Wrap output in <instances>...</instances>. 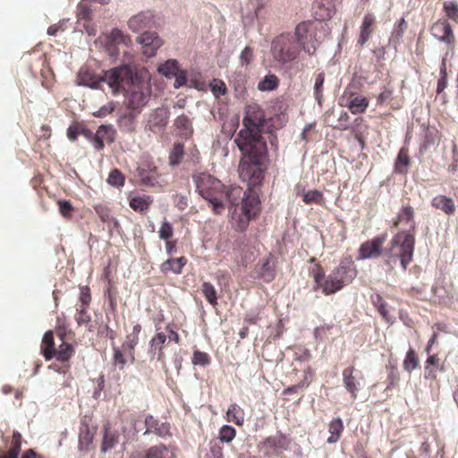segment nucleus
Listing matches in <instances>:
<instances>
[{
    "label": "nucleus",
    "mask_w": 458,
    "mask_h": 458,
    "mask_svg": "<svg viewBox=\"0 0 458 458\" xmlns=\"http://www.w3.org/2000/svg\"><path fill=\"white\" fill-rule=\"evenodd\" d=\"M414 216L415 211L411 205L402 206L397 216L393 220V226L399 228L407 225L409 229L402 230L394 235L386 253L389 258H399L401 266L404 270H406L413 258L416 234Z\"/></svg>",
    "instance_id": "f257e3e1"
},
{
    "label": "nucleus",
    "mask_w": 458,
    "mask_h": 458,
    "mask_svg": "<svg viewBox=\"0 0 458 458\" xmlns=\"http://www.w3.org/2000/svg\"><path fill=\"white\" fill-rule=\"evenodd\" d=\"M242 153L239 163V176L250 187L259 185L263 179L265 169L262 167L267 157V142L235 143Z\"/></svg>",
    "instance_id": "f03ea898"
},
{
    "label": "nucleus",
    "mask_w": 458,
    "mask_h": 458,
    "mask_svg": "<svg viewBox=\"0 0 458 458\" xmlns=\"http://www.w3.org/2000/svg\"><path fill=\"white\" fill-rule=\"evenodd\" d=\"M310 273L315 282L314 289H321L324 294L329 295L350 284L357 276V268L351 258H344L327 278L320 264H316Z\"/></svg>",
    "instance_id": "7ed1b4c3"
},
{
    "label": "nucleus",
    "mask_w": 458,
    "mask_h": 458,
    "mask_svg": "<svg viewBox=\"0 0 458 458\" xmlns=\"http://www.w3.org/2000/svg\"><path fill=\"white\" fill-rule=\"evenodd\" d=\"M265 123V112L260 106L257 103L249 104L242 119L243 128L237 133L234 143L267 142L262 136Z\"/></svg>",
    "instance_id": "20e7f679"
},
{
    "label": "nucleus",
    "mask_w": 458,
    "mask_h": 458,
    "mask_svg": "<svg viewBox=\"0 0 458 458\" xmlns=\"http://www.w3.org/2000/svg\"><path fill=\"white\" fill-rule=\"evenodd\" d=\"M40 352L47 360L55 358L63 363L62 366L50 365L49 369L63 374L70 370L71 365L69 361L74 355L75 349L72 344L67 342H59L57 344L55 340L54 331L50 330L45 333L40 345Z\"/></svg>",
    "instance_id": "39448f33"
},
{
    "label": "nucleus",
    "mask_w": 458,
    "mask_h": 458,
    "mask_svg": "<svg viewBox=\"0 0 458 458\" xmlns=\"http://www.w3.org/2000/svg\"><path fill=\"white\" fill-rule=\"evenodd\" d=\"M193 182L199 194L208 201L215 214L220 215L224 212L225 206V185L213 175L207 173H199L193 175Z\"/></svg>",
    "instance_id": "423d86ee"
},
{
    "label": "nucleus",
    "mask_w": 458,
    "mask_h": 458,
    "mask_svg": "<svg viewBox=\"0 0 458 458\" xmlns=\"http://www.w3.org/2000/svg\"><path fill=\"white\" fill-rule=\"evenodd\" d=\"M326 27L320 21H303L298 23L293 35L300 46V50L309 56L314 55L319 46L321 34L326 32Z\"/></svg>",
    "instance_id": "0eeeda50"
},
{
    "label": "nucleus",
    "mask_w": 458,
    "mask_h": 458,
    "mask_svg": "<svg viewBox=\"0 0 458 458\" xmlns=\"http://www.w3.org/2000/svg\"><path fill=\"white\" fill-rule=\"evenodd\" d=\"M270 51L273 59L282 65L296 61L301 55L300 46L290 32L275 37L271 42Z\"/></svg>",
    "instance_id": "6e6552de"
},
{
    "label": "nucleus",
    "mask_w": 458,
    "mask_h": 458,
    "mask_svg": "<svg viewBox=\"0 0 458 458\" xmlns=\"http://www.w3.org/2000/svg\"><path fill=\"white\" fill-rule=\"evenodd\" d=\"M131 69L128 65H121L107 70L102 75L103 82H106L114 94L125 91L135 81Z\"/></svg>",
    "instance_id": "1a4fd4ad"
},
{
    "label": "nucleus",
    "mask_w": 458,
    "mask_h": 458,
    "mask_svg": "<svg viewBox=\"0 0 458 458\" xmlns=\"http://www.w3.org/2000/svg\"><path fill=\"white\" fill-rule=\"evenodd\" d=\"M125 92L127 93L128 107L131 109L139 110L148 103L149 98L148 87L138 77L126 89Z\"/></svg>",
    "instance_id": "9d476101"
},
{
    "label": "nucleus",
    "mask_w": 458,
    "mask_h": 458,
    "mask_svg": "<svg viewBox=\"0 0 458 458\" xmlns=\"http://www.w3.org/2000/svg\"><path fill=\"white\" fill-rule=\"evenodd\" d=\"M291 440L286 435L278 432L275 436H269L261 441L259 445V450L267 457L278 456L282 452L287 450Z\"/></svg>",
    "instance_id": "9b49d317"
},
{
    "label": "nucleus",
    "mask_w": 458,
    "mask_h": 458,
    "mask_svg": "<svg viewBox=\"0 0 458 458\" xmlns=\"http://www.w3.org/2000/svg\"><path fill=\"white\" fill-rule=\"evenodd\" d=\"M430 31L431 35L440 42L445 43L448 49L453 50L454 48L455 36L450 23L446 20L440 19L437 21L431 26Z\"/></svg>",
    "instance_id": "f8f14e48"
},
{
    "label": "nucleus",
    "mask_w": 458,
    "mask_h": 458,
    "mask_svg": "<svg viewBox=\"0 0 458 458\" xmlns=\"http://www.w3.org/2000/svg\"><path fill=\"white\" fill-rule=\"evenodd\" d=\"M387 238L386 233H383L374 237L371 240L364 242L359 249V256L360 259H368L377 258L382 254L383 245Z\"/></svg>",
    "instance_id": "ddd939ff"
},
{
    "label": "nucleus",
    "mask_w": 458,
    "mask_h": 458,
    "mask_svg": "<svg viewBox=\"0 0 458 458\" xmlns=\"http://www.w3.org/2000/svg\"><path fill=\"white\" fill-rule=\"evenodd\" d=\"M130 458H175V455L172 445L158 444L146 450L134 451Z\"/></svg>",
    "instance_id": "4468645a"
},
{
    "label": "nucleus",
    "mask_w": 458,
    "mask_h": 458,
    "mask_svg": "<svg viewBox=\"0 0 458 458\" xmlns=\"http://www.w3.org/2000/svg\"><path fill=\"white\" fill-rule=\"evenodd\" d=\"M170 111L166 106L154 109L149 114L147 128L154 133L161 132L167 125Z\"/></svg>",
    "instance_id": "2eb2a0df"
},
{
    "label": "nucleus",
    "mask_w": 458,
    "mask_h": 458,
    "mask_svg": "<svg viewBox=\"0 0 458 458\" xmlns=\"http://www.w3.org/2000/svg\"><path fill=\"white\" fill-rule=\"evenodd\" d=\"M116 131L112 125H100L96 133L92 136L90 141L96 150L101 151L105 144H111L114 141Z\"/></svg>",
    "instance_id": "dca6fc26"
},
{
    "label": "nucleus",
    "mask_w": 458,
    "mask_h": 458,
    "mask_svg": "<svg viewBox=\"0 0 458 458\" xmlns=\"http://www.w3.org/2000/svg\"><path fill=\"white\" fill-rule=\"evenodd\" d=\"M106 50L112 56L118 55L119 46H124L128 47L131 43V38L118 29H113L110 34L106 36Z\"/></svg>",
    "instance_id": "f3484780"
},
{
    "label": "nucleus",
    "mask_w": 458,
    "mask_h": 458,
    "mask_svg": "<svg viewBox=\"0 0 458 458\" xmlns=\"http://www.w3.org/2000/svg\"><path fill=\"white\" fill-rule=\"evenodd\" d=\"M134 360V349L125 346L124 342L121 347L113 344V364L115 368L123 370L126 366L132 364Z\"/></svg>",
    "instance_id": "a211bd4d"
},
{
    "label": "nucleus",
    "mask_w": 458,
    "mask_h": 458,
    "mask_svg": "<svg viewBox=\"0 0 458 458\" xmlns=\"http://www.w3.org/2000/svg\"><path fill=\"white\" fill-rule=\"evenodd\" d=\"M137 41L142 46L143 54L148 57L153 56L163 44L155 32H144L137 38Z\"/></svg>",
    "instance_id": "6ab92c4d"
},
{
    "label": "nucleus",
    "mask_w": 458,
    "mask_h": 458,
    "mask_svg": "<svg viewBox=\"0 0 458 458\" xmlns=\"http://www.w3.org/2000/svg\"><path fill=\"white\" fill-rule=\"evenodd\" d=\"M344 94H349V97L346 98L345 103H341V106H346L353 114H360L366 112L369 105V100L368 98L361 95H357L352 92L349 93L347 89L345 90Z\"/></svg>",
    "instance_id": "aec40b11"
},
{
    "label": "nucleus",
    "mask_w": 458,
    "mask_h": 458,
    "mask_svg": "<svg viewBox=\"0 0 458 458\" xmlns=\"http://www.w3.org/2000/svg\"><path fill=\"white\" fill-rule=\"evenodd\" d=\"M160 327L156 324L157 333L150 340V353L157 356L158 361L163 362L165 360V347L167 343V335L165 332H158Z\"/></svg>",
    "instance_id": "412c9836"
},
{
    "label": "nucleus",
    "mask_w": 458,
    "mask_h": 458,
    "mask_svg": "<svg viewBox=\"0 0 458 458\" xmlns=\"http://www.w3.org/2000/svg\"><path fill=\"white\" fill-rule=\"evenodd\" d=\"M242 209L247 222L255 218L259 213V199L258 196L251 192L244 193V198H242Z\"/></svg>",
    "instance_id": "4be33fe9"
},
{
    "label": "nucleus",
    "mask_w": 458,
    "mask_h": 458,
    "mask_svg": "<svg viewBox=\"0 0 458 458\" xmlns=\"http://www.w3.org/2000/svg\"><path fill=\"white\" fill-rule=\"evenodd\" d=\"M146 430L144 435L153 433L160 437L170 436V425L168 423L160 422L152 415H148L145 419Z\"/></svg>",
    "instance_id": "5701e85b"
},
{
    "label": "nucleus",
    "mask_w": 458,
    "mask_h": 458,
    "mask_svg": "<svg viewBox=\"0 0 458 458\" xmlns=\"http://www.w3.org/2000/svg\"><path fill=\"white\" fill-rule=\"evenodd\" d=\"M276 260L274 255L269 253L263 259L260 267L258 271L259 278L266 283L272 282L276 277Z\"/></svg>",
    "instance_id": "b1692460"
},
{
    "label": "nucleus",
    "mask_w": 458,
    "mask_h": 458,
    "mask_svg": "<svg viewBox=\"0 0 458 458\" xmlns=\"http://www.w3.org/2000/svg\"><path fill=\"white\" fill-rule=\"evenodd\" d=\"M138 177L144 186H155L158 183V174L156 166L149 164H142L138 169Z\"/></svg>",
    "instance_id": "393cba45"
},
{
    "label": "nucleus",
    "mask_w": 458,
    "mask_h": 458,
    "mask_svg": "<svg viewBox=\"0 0 458 458\" xmlns=\"http://www.w3.org/2000/svg\"><path fill=\"white\" fill-rule=\"evenodd\" d=\"M355 370L354 366H349L343 370L342 374L344 386L353 400L358 397L360 389V383L354 376Z\"/></svg>",
    "instance_id": "a878e982"
},
{
    "label": "nucleus",
    "mask_w": 458,
    "mask_h": 458,
    "mask_svg": "<svg viewBox=\"0 0 458 458\" xmlns=\"http://www.w3.org/2000/svg\"><path fill=\"white\" fill-rule=\"evenodd\" d=\"M153 22V14L150 12H141L128 21V26L133 32H139L150 28Z\"/></svg>",
    "instance_id": "bb28decb"
},
{
    "label": "nucleus",
    "mask_w": 458,
    "mask_h": 458,
    "mask_svg": "<svg viewBox=\"0 0 458 458\" xmlns=\"http://www.w3.org/2000/svg\"><path fill=\"white\" fill-rule=\"evenodd\" d=\"M119 443V433L117 430L112 428L109 424L103 428V437L100 446L102 453H107L114 449Z\"/></svg>",
    "instance_id": "cd10ccee"
},
{
    "label": "nucleus",
    "mask_w": 458,
    "mask_h": 458,
    "mask_svg": "<svg viewBox=\"0 0 458 458\" xmlns=\"http://www.w3.org/2000/svg\"><path fill=\"white\" fill-rule=\"evenodd\" d=\"M431 206L438 210H441L447 216L454 215L456 210L454 200L444 194H438L431 199Z\"/></svg>",
    "instance_id": "c85d7f7f"
},
{
    "label": "nucleus",
    "mask_w": 458,
    "mask_h": 458,
    "mask_svg": "<svg viewBox=\"0 0 458 458\" xmlns=\"http://www.w3.org/2000/svg\"><path fill=\"white\" fill-rule=\"evenodd\" d=\"M376 23V18L372 13H366L363 17L362 23L360 26V37L358 44L363 46L370 38L371 34L374 30V25Z\"/></svg>",
    "instance_id": "c756f323"
},
{
    "label": "nucleus",
    "mask_w": 458,
    "mask_h": 458,
    "mask_svg": "<svg viewBox=\"0 0 458 458\" xmlns=\"http://www.w3.org/2000/svg\"><path fill=\"white\" fill-rule=\"evenodd\" d=\"M79 83L84 86L90 87L92 89L99 88L101 82H103L102 76L95 74L89 68H81L78 73Z\"/></svg>",
    "instance_id": "7c9ffc66"
},
{
    "label": "nucleus",
    "mask_w": 458,
    "mask_h": 458,
    "mask_svg": "<svg viewBox=\"0 0 458 458\" xmlns=\"http://www.w3.org/2000/svg\"><path fill=\"white\" fill-rule=\"evenodd\" d=\"M444 370V365L440 364V359L437 354H432L428 357L425 361V373L424 377L426 379L436 380L437 377V370Z\"/></svg>",
    "instance_id": "2f4dec72"
},
{
    "label": "nucleus",
    "mask_w": 458,
    "mask_h": 458,
    "mask_svg": "<svg viewBox=\"0 0 458 458\" xmlns=\"http://www.w3.org/2000/svg\"><path fill=\"white\" fill-rule=\"evenodd\" d=\"M94 209L103 223L107 224L108 226L112 225L113 228L119 227L117 219L113 216L111 208L106 204H96Z\"/></svg>",
    "instance_id": "473e14b6"
},
{
    "label": "nucleus",
    "mask_w": 458,
    "mask_h": 458,
    "mask_svg": "<svg viewBox=\"0 0 458 458\" xmlns=\"http://www.w3.org/2000/svg\"><path fill=\"white\" fill-rule=\"evenodd\" d=\"M269 0H249L246 4V10L249 13L246 18H250V21L253 19H259L263 16V11L267 6Z\"/></svg>",
    "instance_id": "72a5a7b5"
},
{
    "label": "nucleus",
    "mask_w": 458,
    "mask_h": 458,
    "mask_svg": "<svg viewBox=\"0 0 458 458\" xmlns=\"http://www.w3.org/2000/svg\"><path fill=\"white\" fill-rule=\"evenodd\" d=\"M186 263L187 259L183 256L177 259H168L161 264L160 270L164 274L173 272L174 274L179 275L182 272V268Z\"/></svg>",
    "instance_id": "f704fd0d"
},
{
    "label": "nucleus",
    "mask_w": 458,
    "mask_h": 458,
    "mask_svg": "<svg viewBox=\"0 0 458 458\" xmlns=\"http://www.w3.org/2000/svg\"><path fill=\"white\" fill-rule=\"evenodd\" d=\"M152 203L153 198L148 195L133 196L129 199L130 208L139 213L147 212Z\"/></svg>",
    "instance_id": "c9c22d12"
},
{
    "label": "nucleus",
    "mask_w": 458,
    "mask_h": 458,
    "mask_svg": "<svg viewBox=\"0 0 458 458\" xmlns=\"http://www.w3.org/2000/svg\"><path fill=\"white\" fill-rule=\"evenodd\" d=\"M244 193H247V191H243L239 186H230L228 189L225 187L224 201L227 200L231 207H237L240 201L242 202Z\"/></svg>",
    "instance_id": "e433bc0d"
},
{
    "label": "nucleus",
    "mask_w": 458,
    "mask_h": 458,
    "mask_svg": "<svg viewBox=\"0 0 458 458\" xmlns=\"http://www.w3.org/2000/svg\"><path fill=\"white\" fill-rule=\"evenodd\" d=\"M88 309L89 307L76 306L74 319L79 327L85 326L89 332H93L94 327Z\"/></svg>",
    "instance_id": "4c0bfd02"
},
{
    "label": "nucleus",
    "mask_w": 458,
    "mask_h": 458,
    "mask_svg": "<svg viewBox=\"0 0 458 458\" xmlns=\"http://www.w3.org/2000/svg\"><path fill=\"white\" fill-rule=\"evenodd\" d=\"M245 412L244 410L237 403H232L226 411V420L229 422H233L237 426H242L244 423Z\"/></svg>",
    "instance_id": "58836bf2"
},
{
    "label": "nucleus",
    "mask_w": 458,
    "mask_h": 458,
    "mask_svg": "<svg viewBox=\"0 0 458 458\" xmlns=\"http://www.w3.org/2000/svg\"><path fill=\"white\" fill-rule=\"evenodd\" d=\"M344 428V423L340 418L333 419L328 425V431L330 433V436L327 438V442L328 444L336 443L340 439Z\"/></svg>",
    "instance_id": "ea45409f"
},
{
    "label": "nucleus",
    "mask_w": 458,
    "mask_h": 458,
    "mask_svg": "<svg viewBox=\"0 0 458 458\" xmlns=\"http://www.w3.org/2000/svg\"><path fill=\"white\" fill-rule=\"evenodd\" d=\"M21 445V435L14 431L13 433L11 446L6 454H0V458H17Z\"/></svg>",
    "instance_id": "a19ab883"
},
{
    "label": "nucleus",
    "mask_w": 458,
    "mask_h": 458,
    "mask_svg": "<svg viewBox=\"0 0 458 458\" xmlns=\"http://www.w3.org/2000/svg\"><path fill=\"white\" fill-rule=\"evenodd\" d=\"M200 289L208 302L213 307H216L217 305V294L214 285L209 282H204Z\"/></svg>",
    "instance_id": "79ce46f5"
},
{
    "label": "nucleus",
    "mask_w": 458,
    "mask_h": 458,
    "mask_svg": "<svg viewBox=\"0 0 458 458\" xmlns=\"http://www.w3.org/2000/svg\"><path fill=\"white\" fill-rule=\"evenodd\" d=\"M312 377L311 369L309 368L304 371V378L299 384L291 386L283 391L284 395H289L296 394L300 389L308 386L310 383V377Z\"/></svg>",
    "instance_id": "37998d69"
},
{
    "label": "nucleus",
    "mask_w": 458,
    "mask_h": 458,
    "mask_svg": "<svg viewBox=\"0 0 458 458\" xmlns=\"http://www.w3.org/2000/svg\"><path fill=\"white\" fill-rule=\"evenodd\" d=\"M302 200L305 204H318L322 206L325 202L323 193L318 190H311L302 194Z\"/></svg>",
    "instance_id": "c03bdc74"
},
{
    "label": "nucleus",
    "mask_w": 458,
    "mask_h": 458,
    "mask_svg": "<svg viewBox=\"0 0 458 458\" xmlns=\"http://www.w3.org/2000/svg\"><path fill=\"white\" fill-rule=\"evenodd\" d=\"M420 360L416 352L413 349H410L406 352L405 359L403 360V369L411 373L419 367Z\"/></svg>",
    "instance_id": "a18cd8bd"
},
{
    "label": "nucleus",
    "mask_w": 458,
    "mask_h": 458,
    "mask_svg": "<svg viewBox=\"0 0 458 458\" xmlns=\"http://www.w3.org/2000/svg\"><path fill=\"white\" fill-rule=\"evenodd\" d=\"M179 70L178 62L174 59L168 60L158 67L159 73L165 77L177 75Z\"/></svg>",
    "instance_id": "49530a36"
},
{
    "label": "nucleus",
    "mask_w": 458,
    "mask_h": 458,
    "mask_svg": "<svg viewBox=\"0 0 458 458\" xmlns=\"http://www.w3.org/2000/svg\"><path fill=\"white\" fill-rule=\"evenodd\" d=\"M279 85L278 78L274 74H268L259 82L258 89L260 91H270L276 89Z\"/></svg>",
    "instance_id": "de8ad7c7"
},
{
    "label": "nucleus",
    "mask_w": 458,
    "mask_h": 458,
    "mask_svg": "<svg viewBox=\"0 0 458 458\" xmlns=\"http://www.w3.org/2000/svg\"><path fill=\"white\" fill-rule=\"evenodd\" d=\"M325 82V73L319 72L315 77L314 82V98L317 100L318 104L321 106L323 100V89Z\"/></svg>",
    "instance_id": "09e8293b"
},
{
    "label": "nucleus",
    "mask_w": 458,
    "mask_h": 458,
    "mask_svg": "<svg viewBox=\"0 0 458 458\" xmlns=\"http://www.w3.org/2000/svg\"><path fill=\"white\" fill-rule=\"evenodd\" d=\"M409 163H410V157H409L408 150L406 148H403L400 149L397 158H396V161H395V170L401 174L405 173Z\"/></svg>",
    "instance_id": "8fccbe9b"
},
{
    "label": "nucleus",
    "mask_w": 458,
    "mask_h": 458,
    "mask_svg": "<svg viewBox=\"0 0 458 458\" xmlns=\"http://www.w3.org/2000/svg\"><path fill=\"white\" fill-rule=\"evenodd\" d=\"M184 157V147L182 143H175L169 155V163L172 165H179Z\"/></svg>",
    "instance_id": "3c124183"
},
{
    "label": "nucleus",
    "mask_w": 458,
    "mask_h": 458,
    "mask_svg": "<svg viewBox=\"0 0 458 458\" xmlns=\"http://www.w3.org/2000/svg\"><path fill=\"white\" fill-rule=\"evenodd\" d=\"M447 87L446 59L443 58L440 65L439 78L437 80V94H441Z\"/></svg>",
    "instance_id": "603ef678"
},
{
    "label": "nucleus",
    "mask_w": 458,
    "mask_h": 458,
    "mask_svg": "<svg viewBox=\"0 0 458 458\" xmlns=\"http://www.w3.org/2000/svg\"><path fill=\"white\" fill-rule=\"evenodd\" d=\"M174 125L184 135L191 134L192 131L191 122L185 114L179 115L174 121Z\"/></svg>",
    "instance_id": "864d4df0"
},
{
    "label": "nucleus",
    "mask_w": 458,
    "mask_h": 458,
    "mask_svg": "<svg viewBox=\"0 0 458 458\" xmlns=\"http://www.w3.org/2000/svg\"><path fill=\"white\" fill-rule=\"evenodd\" d=\"M55 334L58 342H66L67 336L70 335L71 336H73L72 331L69 328L68 324L65 322H60V320L57 321V326L55 327V330L54 332V335Z\"/></svg>",
    "instance_id": "5fc2aeb1"
},
{
    "label": "nucleus",
    "mask_w": 458,
    "mask_h": 458,
    "mask_svg": "<svg viewBox=\"0 0 458 458\" xmlns=\"http://www.w3.org/2000/svg\"><path fill=\"white\" fill-rule=\"evenodd\" d=\"M191 362L193 365L207 367L211 363V358L207 352L196 350L193 352Z\"/></svg>",
    "instance_id": "6e6d98bb"
},
{
    "label": "nucleus",
    "mask_w": 458,
    "mask_h": 458,
    "mask_svg": "<svg viewBox=\"0 0 458 458\" xmlns=\"http://www.w3.org/2000/svg\"><path fill=\"white\" fill-rule=\"evenodd\" d=\"M443 8L445 15L458 23V4L454 1L445 2Z\"/></svg>",
    "instance_id": "4d7b16f0"
},
{
    "label": "nucleus",
    "mask_w": 458,
    "mask_h": 458,
    "mask_svg": "<svg viewBox=\"0 0 458 458\" xmlns=\"http://www.w3.org/2000/svg\"><path fill=\"white\" fill-rule=\"evenodd\" d=\"M236 436L234 428L229 425H224L219 430V439L225 443H230Z\"/></svg>",
    "instance_id": "13d9d810"
},
{
    "label": "nucleus",
    "mask_w": 458,
    "mask_h": 458,
    "mask_svg": "<svg viewBox=\"0 0 458 458\" xmlns=\"http://www.w3.org/2000/svg\"><path fill=\"white\" fill-rule=\"evenodd\" d=\"M407 26L408 25L404 18L400 19L393 30L391 39L394 42H399L403 35V32L406 30Z\"/></svg>",
    "instance_id": "bf43d9fd"
},
{
    "label": "nucleus",
    "mask_w": 458,
    "mask_h": 458,
    "mask_svg": "<svg viewBox=\"0 0 458 458\" xmlns=\"http://www.w3.org/2000/svg\"><path fill=\"white\" fill-rule=\"evenodd\" d=\"M125 178L122 172L118 169H113L107 178V182L115 187L123 186L124 184Z\"/></svg>",
    "instance_id": "052dcab7"
},
{
    "label": "nucleus",
    "mask_w": 458,
    "mask_h": 458,
    "mask_svg": "<svg viewBox=\"0 0 458 458\" xmlns=\"http://www.w3.org/2000/svg\"><path fill=\"white\" fill-rule=\"evenodd\" d=\"M92 10L85 3H80L77 7L78 21H89L91 20Z\"/></svg>",
    "instance_id": "680f3d73"
},
{
    "label": "nucleus",
    "mask_w": 458,
    "mask_h": 458,
    "mask_svg": "<svg viewBox=\"0 0 458 458\" xmlns=\"http://www.w3.org/2000/svg\"><path fill=\"white\" fill-rule=\"evenodd\" d=\"M141 330V326L137 324L132 328V333L126 336V340L124 341L125 346L135 349V346L138 344L139 334Z\"/></svg>",
    "instance_id": "e2e57ef3"
},
{
    "label": "nucleus",
    "mask_w": 458,
    "mask_h": 458,
    "mask_svg": "<svg viewBox=\"0 0 458 458\" xmlns=\"http://www.w3.org/2000/svg\"><path fill=\"white\" fill-rule=\"evenodd\" d=\"M91 302L90 288L87 285L80 288V303L76 306L89 307Z\"/></svg>",
    "instance_id": "0e129e2a"
},
{
    "label": "nucleus",
    "mask_w": 458,
    "mask_h": 458,
    "mask_svg": "<svg viewBox=\"0 0 458 458\" xmlns=\"http://www.w3.org/2000/svg\"><path fill=\"white\" fill-rule=\"evenodd\" d=\"M211 86V91L215 95L216 98L220 96H224L227 92V88L225 83L221 80H214Z\"/></svg>",
    "instance_id": "69168bd1"
},
{
    "label": "nucleus",
    "mask_w": 458,
    "mask_h": 458,
    "mask_svg": "<svg viewBox=\"0 0 458 458\" xmlns=\"http://www.w3.org/2000/svg\"><path fill=\"white\" fill-rule=\"evenodd\" d=\"M158 233L160 239L165 241L170 240L174 234L172 225L167 221L163 222Z\"/></svg>",
    "instance_id": "338daca9"
},
{
    "label": "nucleus",
    "mask_w": 458,
    "mask_h": 458,
    "mask_svg": "<svg viewBox=\"0 0 458 458\" xmlns=\"http://www.w3.org/2000/svg\"><path fill=\"white\" fill-rule=\"evenodd\" d=\"M393 96V89L388 86H385L383 90L380 92V94L377 96V103L379 106L384 105L385 103L388 102Z\"/></svg>",
    "instance_id": "774afa93"
}]
</instances>
